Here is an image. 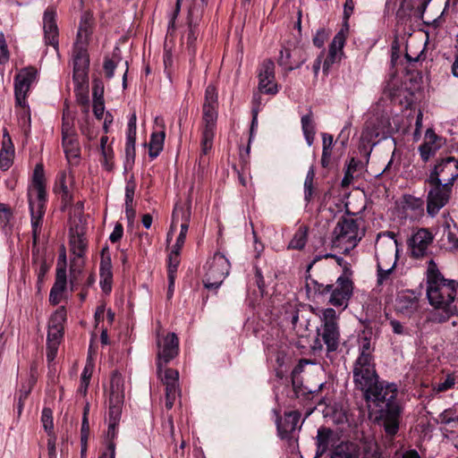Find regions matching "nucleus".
<instances>
[{
	"label": "nucleus",
	"instance_id": "f257e3e1",
	"mask_svg": "<svg viewBox=\"0 0 458 458\" xmlns=\"http://www.w3.org/2000/svg\"><path fill=\"white\" fill-rule=\"evenodd\" d=\"M457 286L456 281L444 278L435 262L429 261L427 274V298L429 304L436 310L430 313L429 321L444 323L451 316L458 314V307L455 303Z\"/></svg>",
	"mask_w": 458,
	"mask_h": 458
},
{
	"label": "nucleus",
	"instance_id": "f03ea898",
	"mask_svg": "<svg viewBox=\"0 0 458 458\" xmlns=\"http://www.w3.org/2000/svg\"><path fill=\"white\" fill-rule=\"evenodd\" d=\"M365 234L361 217L342 216L333 231V245L349 252L355 248Z\"/></svg>",
	"mask_w": 458,
	"mask_h": 458
},
{
	"label": "nucleus",
	"instance_id": "7ed1b4c3",
	"mask_svg": "<svg viewBox=\"0 0 458 458\" xmlns=\"http://www.w3.org/2000/svg\"><path fill=\"white\" fill-rule=\"evenodd\" d=\"M319 318L321 328L318 330V334L327 345V352H335L340 341L338 316L333 308H327L321 311Z\"/></svg>",
	"mask_w": 458,
	"mask_h": 458
},
{
	"label": "nucleus",
	"instance_id": "20e7f679",
	"mask_svg": "<svg viewBox=\"0 0 458 458\" xmlns=\"http://www.w3.org/2000/svg\"><path fill=\"white\" fill-rule=\"evenodd\" d=\"M204 286L209 290L217 289L229 274L230 263L222 253H215L205 266Z\"/></svg>",
	"mask_w": 458,
	"mask_h": 458
},
{
	"label": "nucleus",
	"instance_id": "39448f33",
	"mask_svg": "<svg viewBox=\"0 0 458 458\" xmlns=\"http://www.w3.org/2000/svg\"><path fill=\"white\" fill-rule=\"evenodd\" d=\"M352 374L355 387L362 391L363 394L369 393L371 387L378 383L374 360H355Z\"/></svg>",
	"mask_w": 458,
	"mask_h": 458
},
{
	"label": "nucleus",
	"instance_id": "423d86ee",
	"mask_svg": "<svg viewBox=\"0 0 458 458\" xmlns=\"http://www.w3.org/2000/svg\"><path fill=\"white\" fill-rule=\"evenodd\" d=\"M369 393H365L364 397L368 402H373L381 410L390 409L392 406H399L396 402L397 387L394 384L376 383Z\"/></svg>",
	"mask_w": 458,
	"mask_h": 458
},
{
	"label": "nucleus",
	"instance_id": "0eeeda50",
	"mask_svg": "<svg viewBox=\"0 0 458 458\" xmlns=\"http://www.w3.org/2000/svg\"><path fill=\"white\" fill-rule=\"evenodd\" d=\"M161 326L158 323L157 328V367L160 370L163 364H166L175 358L179 352V340L174 333H169L165 336L160 335Z\"/></svg>",
	"mask_w": 458,
	"mask_h": 458
},
{
	"label": "nucleus",
	"instance_id": "6e6552de",
	"mask_svg": "<svg viewBox=\"0 0 458 458\" xmlns=\"http://www.w3.org/2000/svg\"><path fill=\"white\" fill-rule=\"evenodd\" d=\"M458 177V160L453 157H447L441 159L434 167L429 178L428 183L450 182L453 186L454 182Z\"/></svg>",
	"mask_w": 458,
	"mask_h": 458
},
{
	"label": "nucleus",
	"instance_id": "1a4fd4ad",
	"mask_svg": "<svg viewBox=\"0 0 458 458\" xmlns=\"http://www.w3.org/2000/svg\"><path fill=\"white\" fill-rule=\"evenodd\" d=\"M429 184L431 189L428 193L427 211L429 216H434L448 202L452 185H450V182Z\"/></svg>",
	"mask_w": 458,
	"mask_h": 458
},
{
	"label": "nucleus",
	"instance_id": "9d476101",
	"mask_svg": "<svg viewBox=\"0 0 458 458\" xmlns=\"http://www.w3.org/2000/svg\"><path fill=\"white\" fill-rule=\"evenodd\" d=\"M37 75L38 71L32 66L21 69L15 75L14 93L16 104L18 106L22 107L26 106L27 93L30 91L32 83L36 81Z\"/></svg>",
	"mask_w": 458,
	"mask_h": 458
},
{
	"label": "nucleus",
	"instance_id": "9b49d317",
	"mask_svg": "<svg viewBox=\"0 0 458 458\" xmlns=\"http://www.w3.org/2000/svg\"><path fill=\"white\" fill-rule=\"evenodd\" d=\"M330 287L329 303L335 307L347 308L353 290L352 280L346 275H343L334 284H330Z\"/></svg>",
	"mask_w": 458,
	"mask_h": 458
},
{
	"label": "nucleus",
	"instance_id": "f8f14e48",
	"mask_svg": "<svg viewBox=\"0 0 458 458\" xmlns=\"http://www.w3.org/2000/svg\"><path fill=\"white\" fill-rule=\"evenodd\" d=\"M391 123L386 115L380 114L371 117L365 125L361 138L371 142L376 139H385L389 132Z\"/></svg>",
	"mask_w": 458,
	"mask_h": 458
},
{
	"label": "nucleus",
	"instance_id": "ddd939ff",
	"mask_svg": "<svg viewBox=\"0 0 458 458\" xmlns=\"http://www.w3.org/2000/svg\"><path fill=\"white\" fill-rule=\"evenodd\" d=\"M157 374L165 386V407L171 409L176 398L180 395L179 372L173 369H165L163 371L161 367L160 370L157 369Z\"/></svg>",
	"mask_w": 458,
	"mask_h": 458
},
{
	"label": "nucleus",
	"instance_id": "4468645a",
	"mask_svg": "<svg viewBox=\"0 0 458 458\" xmlns=\"http://www.w3.org/2000/svg\"><path fill=\"white\" fill-rule=\"evenodd\" d=\"M433 239L434 236L428 229H418L411 234L407 242L411 256L416 259L426 256Z\"/></svg>",
	"mask_w": 458,
	"mask_h": 458
},
{
	"label": "nucleus",
	"instance_id": "2eb2a0df",
	"mask_svg": "<svg viewBox=\"0 0 458 458\" xmlns=\"http://www.w3.org/2000/svg\"><path fill=\"white\" fill-rule=\"evenodd\" d=\"M259 89L270 95L278 92L275 77V64L270 59L263 61L259 68Z\"/></svg>",
	"mask_w": 458,
	"mask_h": 458
},
{
	"label": "nucleus",
	"instance_id": "dca6fc26",
	"mask_svg": "<svg viewBox=\"0 0 458 458\" xmlns=\"http://www.w3.org/2000/svg\"><path fill=\"white\" fill-rule=\"evenodd\" d=\"M420 295L413 291L400 292L395 299V310L405 317L411 318L420 310Z\"/></svg>",
	"mask_w": 458,
	"mask_h": 458
},
{
	"label": "nucleus",
	"instance_id": "f3484780",
	"mask_svg": "<svg viewBox=\"0 0 458 458\" xmlns=\"http://www.w3.org/2000/svg\"><path fill=\"white\" fill-rule=\"evenodd\" d=\"M87 45L74 44L73 49V81H88L89 59Z\"/></svg>",
	"mask_w": 458,
	"mask_h": 458
},
{
	"label": "nucleus",
	"instance_id": "a211bd4d",
	"mask_svg": "<svg viewBox=\"0 0 458 458\" xmlns=\"http://www.w3.org/2000/svg\"><path fill=\"white\" fill-rule=\"evenodd\" d=\"M179 213H182V223L181 224V232L176 239V242L173 250H181L182 245L184 244L186 234L189 229V223L191 217V202L189 201L186 207H183L182 205L179 204L175 205L172 216L171 229H174L175 227V220L178 218Z\"/></svg>",
	"mask_w": 458,
	"mask_h": 458
},
{
	"label": "nucleus",
	"instance_id": "6ab92c4d",
	"mask_svg": "<svg viewBox=\"0 0 458 458\" xmlns=\"http://www.w3.org/2000/svg\"><path fill=\"white\" fill-rule=\"evenodd\" d=\"M55 11L53 8H47L44 13L43 29L45 34V41L47 45L58 47V28L55 21Z\"/></svg>",
	"mask_w": 458,
	"mask_h": 458
},
{
	"label": "nucleus",
	"instance_id": "aec40b11",
	"mask_svg": "<svg viewBox=\"0 0 458 458\" xmlns=\"http://www.w3.org/2000/svg\"><path fill=\"white\" fill-rule=\"evenodd\" d=\"M401 408L400 406H392L387 410H381L380 420L386 434L393 437L399 429Z\"/></svg>",
	"mask_w": 458,
	"mask_h": 458
},
{
	"label": "nucleus",
	"instance_id": "412c9836",
	"mask_svg": "<svg viewBox=\"0 0 458 458\" xmlns=\"http://www.w3.org/2000/svg\"><path fill=\"white\" fill-rule=\"evenodd\" d=\"M45 202L46 200L34 199V198H30L29 199L34 243L37 242L38 234L41 231L42 218L45 214Z\"/></svg>",
	"mask_w": 458,
	"mask_h": 458
},
{
	"label": "nucleus",
	"instance_id": "4be33fe9",
	"mask_svg": "<svg viewBox=\"0 0 458 458\" xmlns=\"http://www.w3.org/2000/svg\"><path fill=\"white\" fill-rule=\"evenodd\" d=\"M394 244H391L389 248V262L388 264L385 265V254L384 253H378L377 254V284L382 285L389 277L390 274L393 272L395 264H396V259L394 255Z\"/></svg>",
	"mask_w": 458,
	"mask_h": 458
},
{
	"label": "nucleus",
	"instance_id": "5701e85b",
	"mask_svg": "<svg viewBox=\"0 0 458 458\" xmlns=\"http://www.w3.org/2000/svg\"><path fill=\"white\" fill-rule=\"evenodd\" d=\"M63 148L69 165H78L80 163L81 148L76 134L63 137Z\"/></svg>",
	"mask_w": 458,
	"mask_h": 458
},
{
	"label": "nucleus",
	"instance_id": "b1692460",
	"mask_svg": "<svg viewBox=\"0 0 458 458\" xmlns=\"http://www.w3.org/2000/svg\"><path fill=\"white\" fill-rule=\"evenodd\" d=\"M335 443L336 434L331 428H319L316 437L317 455L321 456Z\"/></svg>",
	"mask_w": 458,
	"mask_h": 458
},
{
	"label": "nucleus",
	"instance_id": "393cba45",
	"mask_svg": "<svg viewBox=\"0 0 458 458\" xmlns=\"http://www.w3.org/2000/svg\"><path fill=\"white\" fill-rule=\"evenodd\" d=\"M46 200V190L44 184V170L42 165H37L33 173V184L29 191V199Z\"/></svg>",
	"mask_w": 458,
	"mask_h": 458
},
{
	"label": "nucleus",
	"instance_id": "a878e982",
	"mask_svg": "<svg viewBox=\"0 0 458 458\" xmlns=\"http://www.w3.org/2000/svg\"><path fill=\"white\" fill-rule=\"evenodd\" d=\"M300 417L301 415L298 411H293L286 412L284 419L276 420L277 430L281 437H287L290 433L296 429Z\"/></svg>",
	"mask_w": 458,
	"mask_h": 458
},
{
	"label": "nucleus",
	"instance_id": "bb28decb",
	"mask_svg": "<svg viewBox=\"0 0 458 458\" xmlns=\"http://www.w3.org/2000/svg\"><path fill=\"white\" fill-rule=\"evenodd\" d=\"M66 271L64 268L56 270L55 281L49 293V301L52 305H57L61 300L63 293L66 288Z\"/></svg>",
	"mask_w": 458,
	"mask_h": 458
},
{
	"label": "nucleus",
	"instance_id": "cd10ccee",
	"mask_svg": "<svg viewBox=\"0 0 458 458\" xmlns=\"http://www.w3.org/2000/svg\"><path fill=\"white\" fill-rule=\"evenodd\" d=\"M64 335V330L48 327L47 337V359L49 362L56 357L59 344Z\"/></svg>",
	"mask_w": 458,
	"mask_h": 458
},
{
	"label": "nucleus",
	"instance_id": "c85d7f7f",
	"mask_svg": "<svg viewBox=\"0 0 458 458\" xmlns=\"http://www.w3.org/2000/svg\"><path fill=\"white\" fill-rule=\"evenodd\" d=\"M124 400V380L122 375L114 371L110 378L109 402L123 403Z\"/></svg>",
	"mask_w": 458,
	"mask_h": 458
},
{
	"label": "nucleus",
	"instance_id": "c756f323",
	"mask_svg": "<svg viewBox=\"0 0 458 458\" xmlns=\"http://www.w3.org/2000/svg\"><path fill=\"white\" fill-rule=\"evenodd\" d=\"M360 448L354 442H342L331 453V458H360Z\"/></svg>",
	"mask_w": 458,
	"mask_h": 458
},
{
	"label": "nucleus",
	"instance_id": "7c9ffc66",
	"mask_svg": "<svg viewBox=\"0 0 458 458\" xmlns=\"http://www.w3.org/2000/svg\"><path fill=\"white\" fill-rule=\"evenodd\" d=\"M70 245H71V250L76 257H78V258L83 257L86 252V249H87V241L84 236V233L81 232H79L78 230H76V231L71 230Z\"/></svg>",
	"mask_w": 458,
	"mask_h": 458
},
{
	"label": "nucleus",
	"instance_id": "2f4dec72",
	"mask_svg": "<svg viewBox=\"0 0 458 458\" xmlns=\"http://www.w3.org/2000/svg\"><path fill=\"white\" fill-rule=\"evenodd\" d=\"M91 34V15L89 13H83L77 33V38L74 44L87 45L89 37Z\"/></svg>",
	"mask_w": 458,
	"mask_h": 458
},
{
	"label": "nucleus",
	"instance_id": "473e14b6",
	"mask_svg": "<svg viewBox=\"0 0 458 458\" xmlns=\"http://www.w3.org/2000/svg\"><path fill=\"white\" fill-rule=\"evenodd\" d=\"M165 137L164 130L158 132H152L148 143V155L151 158H156L163 150Z\"/></svg>",
	"mask_w": 458,
	"mask_h": 458
},
{
	"label": "nucleus",
	"instance_id": "72a5a7b5",
	"mask_svg": "<svg viewBox=\"0 0 458 458\" xmlns=\"http://www.w3.org/2000/svg\"><path fill=\"white\" fill-rule=\"evenodd\" d=\"M359 350L360 354L356 360H374L372 355L374 352V344L371 342V338L366 335L360 336L359 338Z\"/></svg>",
	"mask_w": 458,
	"mask_h": 458
},
{
	"label": "nucleus",
	"instance_id": "f704fd0d",
	"mask_svg": "<svg viewBox=\"0 0 458 458\" xmlns=\"http://www.w3.org/2000/svg\"><path fill=\"white\" fill-rule=\"evenodd\" d=\"M308 228L306 226H301L295 232L293 239L288 244V249L301 250L307 242Z\"/></svg>",
	"mask_w": 458,
	"mask_h": 458
},
{
	"label": "nucleus",
	"instance_id": "c9c22d12",
	"mask_svg": "<svg viewBox=\"0 0 458 458\" xmlns=\"http://www.w3.org/2000/svg\"><path fill=\"white\" fill-rule=\"evenodd\" d=\"M193 16H194V8L190 9L189 11V33L187 36V47L191 55L195 54V42L198 38V31L193 26Z\"/></svg>",
	"mask_w": 458,
	"mask_h": 458
},
{
	"label": "nucleus",
	"instance_id": "e433bc0d",
	"mask_svg": "<svg viewBox=\"0 0 458 458\" xmlns=\"http://www.w3.org/2000/svg\"><path fill=\"white\" fill-rule=\"evenodd\" d=\"M77 101L80 105L89 107V85L88 81H74Z\"/></svg>",
	"mask_w": 458,
	"mask_h": 458
},
{
	"label": "nucleus",
	"instance_id": "4c0bfd02",
	"mask_svg": "<svg viewBox=\"0 0 458 458\" xmlns=\"http://www.w3.org/2000/svg\"><path fill=\"white\" fill-rule=\"evenodd\" d=\"M362 458H384L380 452L377 442L372 438H364L362 441Z\"/></svg>",
	"mask_w": 458,
	"mask_h": 458
},
{
	"label": "nucleus",
	"instance_id": "58836bf2",
	"mask_svg": "<svg viewBox=\"0 0 458 458\" xmlns=\"http://www.w3.org/2000/svg\"><path fill=\"white\" fill-rule=\"evenodd\" d=\"M72 180L73 175L72 174L71 169L63 172L60 175V188L63 193V199L66 201L72 199L69 183H72Z\"/></svg>",
	"mask_w": 458,
	"mask_h": 458
},
{
	"label": "nucleus",
	"instance_id": "ea45409f",
	"mask_svg": "<svg viewBox=\"0 0 458 458\" xmlns=\"http://www.w3.org/2000/svg\"><path fill=\"white\" fill-rule=\"evenodd\" d=\"M216 107H204L203 106V122L204 130L214 131L216 129V123L217 118Z\"/></svg>",
	"mask_w": 458,
	"mask_h": 458
},
{
	"label": "nucleus",
	"instance_id": "a19ab883",
	"mask_svg": "<svg viewBox=\"0 0 458 458\" xmlns=\"http://www.w3.org/2000/svg\"><path fill=\"white\" fill-rule=\"evenodd\" d=\"M66 319V310L64 306L58 308L55 313L51 316L48 327H55L60 330H64V323Z\"/></svg>",
	"mask_w": 458,
	"mask_h": 458
},
{
	"label": "nucleus",
	"instance_id": "79ce46f5",
	"mask_svg": "<svg viewBox=\"0 0 458 458\" xmlns=\"http://www.w3.org/2000/svg\"><path fill=\"white\" fill-rule=\"evenodd\" d=\"M314 179H315V171L313 167H310L307 173L305 181H304V199L307 202H310L313 198L314 193Z\"/></svg>",
	"mask_w": 458,
	"mask_h": 458
},
{
	"label": "nucleus",
	"instance_id": "37998d69",
	"mask_svg": "<svg viewBox=\"0 0 458 458\" xmlns=\"http://www.w3.org/2000/svg\"><path fill=\"white\" fill-rule=\"evenodd\" d=\"M180 250H173L168 257V267H167V274L168 277H175L178 266L180 264V258H179Z\"/></svg>",
	"mask_w": 458,
	"mask_h": 458
},
{
	"label": "nucleus",
	"instance_id": "c03bdc74",
	"mask_svg": "<svg viewBox=\"0 0 458 458\" xmlns=\"http://www.w3.org/2000/svg\"><path fill=\"white\" fill-rule=\"evenodd\" d=\"M455 383H456V380H455L454 376L452 374H449L446 376V377L445 378V380L443 382L434 384L432 386V391L435 394L445 392V391L453 388L454 386Z\"/></svg>",
	"mask_w": 458,
	"mask_h": 458
},
{
	"label": "nucleus",
	"instance_id": "a18cd8bd",
	"mask_svg": "<svg viewBox=\"0 0 458 458\" xmlns=\"http://www.w3.org/2000/svg\"><path fill=\"white\" fill-rule=\"evenodd\" d=\"M74 134L72 117L70 115L69 109L66 108L63 114L62 135L67 137Z\"/></svg>",
	"mask_w": 458,
	"mask_h": 458
},
{
	"label": "nucleus",
	"instance_id": "49530a36",
	"mask_svg": "<svg viewBox=\"0 0 458 458\" xmlns=\"http://www.w3.org/2000/svg\"><path fill=\"white\" fill-rule=\"evenodd\" d=\"M123 403L109 402V423L111 428L116 427L121 417Z\"/></svg>",
	"mask_w": 458,
	"mask_h": 458
},
{
	"label": "nucleus",
	"instance_id": "de8ad7c7",
	"mask_svg": "<svg viewBox=\"0 0 458 458\" xmlns=\"http://www.w3.org/2000/svg\"><path fill=\"white\" fill-rule=\"evenodd\" d=\"M446 237L447 249L451 251L458 250V225L454 223V230L444 234Z\"/></svg>",
	"mask_w": 458,
	"mask_h": 458
},
{
	"label": "nucleus",
	"instance_id": "09e8293b",
	"mask_svg": "<svg viewBox=\"0 0 458 458\" xmlns=\"http://www.w3.org/2000/svg\"><path fill=\"white\" fill-rule=\"evenodd\" d=\"M217 93L213 85H208L205 91L204 107H216L217 108Z\"/></svg>",
	"mask_w": 458,
	"mask_h": 458
},
{
	"label": "nucleus",
	"instance_id": "8fccbe9b",
	"mask_svg": "<svg viewBox=\"0 0 458 458\" xmlns=\"http://www.w3.org/2000/svg\"><path fill=\"white\" fill-rule=\"evenodd\" d=\"M41 422L48 436L54 434L53 412L50 408H44L41 415Z\"/></svg>",
	"mask_w": 458,
	"mask_h": 458
},
{
	"label": "nucleus",
	"instance_id": "3c124183",
	"mask_svg": "<svg viewBox=\"0 0 458 458\" xmlns=\"http://www.w3.org/2000/svg\"><path fill=\"white\" fill-rule=\"evenodd\" d=\"M214 135V131L203 130L201 140V153L203 155H207L212 148Z\"/></svg>",
	"mask_w": 458,
	"mask_h": 458
},
{
	"label": "nucleus",
	"instance_id": "603ef678",
	"mask_svg": "<svg viewBox=\"0 0 458 458\" xmlns=\"http://www.w3.org/2000/svg\"><path fill=\"white\" fill-rule=\"evenodd\" d=\"M306 287L308 289V291H315V292H318L319 294H326V293H328L330 292V284H319L318 283L316 280L314 279H311V278H308L306 280Z\"/></svg>",
	"mask_w": 458,
	"mask_h": 458
},
{
	"label": "nucleus",
	"instance_id": "864d4df0",
	"mask_svg": "<svg viewBox=\"0 0 458 458\" xmlns=\"http://www.w3.org/2000/svg\"><path fill=\"white\" fill-rule=\"evenodd\" d=\"M423 206L424 202L421 199H417L412 196H408L405 198V208L407 209L417 211L418 215L423 213Z\"/></svg>",
	"mask_w": 458,
	"mask_h": 458
},
{
	"label": "nucleus",
	"instance_id": "5fc2aeb1",
	"mask_svg": "<svg viewBox=\"0 0 458 458\" xmlns=\"http://www.w3.org/2000/svg\"><path fill=\"white\" fill-rule=\"evenodd\" d=\"M439 145H430L429 143H423L420 147V152L423 161L427 162L430 157L434 156L439 148Z\"/></svg>",
	"mask_w": 458,
	"mask_h": 458
},
{
	"label": "nucleus",
	"instance_id": "6e6d98bb",
	"mask_svg": "<svg viewBox=\"0 0 458 458\" xmlns=\"http://www.w3.org/2000/svg\"><path fill=\"white\" fill-rule=\"evenodd\" d=\"M343 52H340L329 46L328 55L324 61L323 68L327 70L331 64L340 60Z\"/></svg>",
	"mask_w": 458,
	"mask_h": 458
},
{
	"label": "nucleus",
	"instance_id": "4d7b16f0",
	"mask_svg": "<svg viewBox=\"0 0 458 458\" xmlns=\"http://www.w3.org/2000/svg\"><path fill=\"white\" fill-rule=\"evenodd\" d=\"M345 39H346V34H345V30L344 29H342L333 38L331 44H330V47H332L333 48L340 51V52H343V47L344 46V43H345Z\"/></svg>",
	"mask_w": 458,
	"mask_h": 458
},
{
	"label": "nucleus",
	"instance_id": "13d9d810",
	"mask_svg": "<svg viewBox=\"0 0 458 458\" xmlns=\"http://www.w3.org/2000/svg\"><path fill=\"white\" fill-rule=\"evenodd\" d=\"M345 39H346V34H345V30L344 29H342L333 38L331 44H330V47H332L333 48L340 51V52H343V47L344 46V43H345Z\"/></svg>",
	"mask_w": 458,
	"mask_h": 458
},
{
	"label": "nucleus",
	"instance_id": "bf43d9fd",
	"mask_svg": "<svg viewBox=\"0 0 458 458\" xmlns=\"http://www.w3.org/2000/svg\"><path fill=\"white\" fill-rule=\"evenodd\" d=\"M9 50L3 32L0 33V64H4L9 61Z\"/></svg>",
	"mask_w": 458,
	"mask_h": 458
},
{
	"label": "nucleus",
	"instance_id": "052dcab7",
	"mask_svg": "<svg viewBox=\"0 0 458 458\" xmlns=\"http://www.w3.org/2000/svg\"><path fill=\"white\" fill-rule=\"evenodd\" d=\"M92 95L93 101L104 100V85L99 79H95L93 81Z\"/></svg>",
	"mask_w": 458,
	"mask_h": 458
},
{
	"label": "nucleus",
	"instance_id": "680f3d73",
	"mask_svg": "<svg viewBox=\"0 0 458 458\" xmlns=\"http://www.w3.org/2000/svg\"><path fill=\"white\" fill-rule=\"evenodd\" d=\"M115 427L111 428V423L108 426L107 437L111 439L107 444V451L109 452V458H115V444L113 439L115 437Z\"/></svg>",
	"mask_w": 458,
	"mask_h": 458
},
{
	"label": "nucleus",
	"instance_id": "e2e57ef3",
	"mask_svg": "<svg viewBox=\"0 0 458 458\" xmlns=\"http://www.w3.org/2000/svg\"><path fill=\"white\" fill-rule=\"evenodd\" d=\"M301 128L303 133L315 132V127L312 122L311 114H308L301 117Z\"/></svg>",
	"mask_w": 458,
	"mask_h": 458
},
{
	"label": "nucleus",
	"instance_id": "0e129e2a",
	"mask_svg": "<svg viewBox=\"0 0 458 458\" xmlns=\"http://www.w3.org/2000/svg\"><path fill=\"white\" fill-rule=\"evenodd\" d=\"M354 10V1L353 0H345L344 4V26L346 27L345 30H348V20L352 14Z\"/></svg>",
	"mask_w": 458,
	"mask_h": 458
},
{
	"label": "nucleus",
	"instance_id": "69168bd1",
	"mask_svg": "<svg viewBox=\"0 0 458 458\" xmlns=\"http://www.w3.org/2000/svg\"><path fill=\"white\" fill-rule=\"evenodd\" d=\"M12 165V153L2 149L0 152V167L2 170H7Z\"/></svg>",
	"mask_w": 458,
	"mask_h": 458
},
{
	"label": "nucleus",
	"instance_id": "338daca9",
	"mask_svg": "<svg viewBox=\"0 0 458 458\" xmlns=\"http://www.w3.org/2000/svg\"><path fill=\"white\" fill-rule=\"evenodd\" d=\"M322 141L324 156L331 155V148L334 142L333 136L324 132L322 133Z\"/></svg>",
	"mask_w": 458,
	"mask_h": 458
},
{
	"label": "nucleus",
	"instance_id": "774afa93",
	"mask_svg": "<svg viewBox=\"0 0 458 458\" xmlns=\"http://www.w3.org/2000/svg\"><path fill=\"white\" fill-rule=\"evenodd\" d=\"M112 268L111 257L108 249L106 247L101 250V261L99 268Z\"/></svg>",
	"mask_w": 458,
	"mask_h": 458
}]
</instances>
